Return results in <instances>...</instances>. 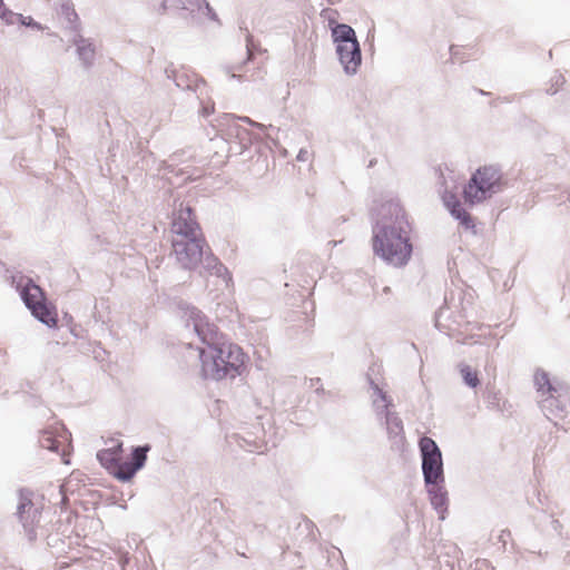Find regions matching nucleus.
Wrapping results in <instances>:
<instances>
[{"instance_id": "obj_1", "label": "nucleus", "mask_w": 570, "mask_h": 570, "mask_svg": "<svg viewBox=\"0 0 570 570\" xmlns=\"http://www.w3.org/2000/svg\"><path fill=\"white\" fill-rule=\"evenodd\" d=\"M191 320L194 330L202 342V345L197 347L199 375L204 380L215 382L239 376L244 372L248 358L244 350L228 340L200 312H193Z\"/></svg>"}, {"instance_id": "obj_2", "label": "nucleus", "mask_w": 570, "mask_h": 570, "mask_svg": "<svg viewBox=\"0 0 570 570\" xmlns=\"http://www.w3.org/2000/svg\"><path fill=\"white\" fill-rule=\"evenodd\" d=\"M374 228L373 250L394 266L405 265L412 254L411 224L404 208L394 202L382 204Z\"/></svg>"}, {"instance_id": "obj_3", "label": "nucleus", "mask_w": 570, "mask_h": 570, "mask_svg": "<svg viewBox=\"0 0 570 570\" xmlns=\"http://www.w3.org/2000/svg\"><path fill=\"white\" fill-rule=\"evenodd\" d=\"M149 450L148 445L138 446L132 452V461L121 462L122 445L119 443L112 449L100 450L97 459L114 476L128 481L144 466Z\"/></svg>"}, {"instance_id": "obj_4", "label": "nucleus", "mask_w": 570, "mask_h": 570, "mask_svg": "<svg viewBox=\"0 0 570 570\" xmlns=\"http://www.w3.org/2000/svg\"><path fill=\"white\" fill-rule=\"evenodd\" d=\"M501 187L502 176L499 169L493 166H483L472 175L463 189V197L466 203L473 205L497 193Z\"/></svg>"}, {"instance_id": "obj_5", "label": "nucleus", "mask_w": 570, "mask_h": 570, "mask_svg": "<svg viewBox=\"0 0 570 570\" xmlns=\"http://www.w3.org/2000/svg\"><path fill=\"white\" fill-rule=\"evenodd\" d=\"M21 296L32 315L48 326H56L58 318L56 308L47 303L40 286L29 282L22 289Z\"/></svg>"}, {"instance_id": "obj_6", "label": "nucleus", "mask_w": 570, "mask_h": 570, "mask_svg": "<svg viewBox=\"0 0 570 570\" xmlns=\"http://www.w3.org/2000/svg\"><path fill=\"white\" fill-rule=\"evenodd\" d=\"M422 470L426 483L436 484L443 480L442 455L436 443L429 436L420 440Z\"/></svg>"}, {"instance_id": "obj_7", "label": "nucleus", "mask_w": 570, "mask_h": 570, "mask_svg": "<svg viewBox=\"0 0 570 570\" xmlns=\"http://www.w3.org/2000/svg\"><path fill=\"white\" fill-rule=\"evenodd\" d=\"M171 245L177 262L184 268H195L200 264L205 246L203 236L174 238Z\"/></svg>"}, {"instance_id": "obj_8", "label": "nucleus", "mask_w": 570, "mask_h": 570, "mask_svg": "<svg viewBox=\"0 0 570 570\" xmlns=\"http://www.w3.org/2000/svg\"><path fill=\"white\" fill-rule=\"evenodd\" d=\"M171 228L173 233L176 235L175 238L202 236L199 225L194 218L193 209L188 206L179 209Z\"/></svg>"}, {"instance_id": "obj_9", "label": "nucleus", "mask_w": 570, "mask_h": 570, "mask_svg": "<svg viewBox=\"0 0 570 570\" xmlns=\"http://www.w3.org/2000/svg\"><path fill=\"white\" fill-rule=\"evenodd\" d=\"M336 51L347 73H355L361 65V50L357 41L340 43Z\"/></svg>"}, {"instance_id": "obj_10", "label": "nucleus", "mask_w": 570, "mask_h": 570, "mask_svg": "<svg viewBox=\"0 0 570 570\" xmlns=\"http://www.w3.org/2000/svg\"><path fill=\"white\" fill-rule=\"evenodd\" d=\"M40 444L43 449H48L61 455L65 464L70 463L71 443L66 435L55 436L50 432H45L41 435Z\"/></svg>"}, {"instance_id": "obj_11", "label": "nucleus", "mask_w": 570, "mask_h": 570, "mask_svg": "<svg viewBox=\"0 0 570 570\" xmlns=\"http://www.w3.org/2000/svg\"><path fill=\"white\" fill-rule=\"evenodd\" d=\"M534 383L542 395L548 394L551 400L556 397L554 394L558 393V389L551 384L549 375L546 372H537L534 375Z\"/></svg>"}, {"instance_id": "obj_12", "label": "nucleus", "mask_w": 570, "mask_h": 570, "mask_svg": "<svg viewBox=\"0 0 570 570\" xmlns=\"http://www.w3.org/2000/svg\"><path fill=\"white\" fill-rule=\"evenodd\" d=\"M336 45L357 41L355 31L347 24H337L332 30Z\"/></svg>"}, {"instance_id": "obj_13", "label": "nucleus", "mask_w": 570, "mask_h": 570, "mask_svg": "<svg viewBox=\"0 0 570 570\" xmlns=\"http://www.w3.org/2000/svg\"><path fill=\"white\" fill-rule=\"evenodd\" d=\"M57 17L66 20L68 23L78 21V14L70 1H62L56 7Z\"/></svg>"}, {"instance_id": "obj_14", "label": "nucleus", "mask_w": 570, "mask_h": 570, "mask_svg": "<svg viewBox=\"0 0 570 570\" xmlns=\"http://www.w3.org/2000/svg\"><path fill=\"white\" fill-rule=\"evenodd\" d=\"M77 48L78 55L83 63L87 66L91 65L96 53L94 45L86 39H80L77 41Z\"/></svg>"}, {"instance_id": "obj_15", "label": "nucleus", "mask_w": 570, "mask_h": 570, "mask_svg": "<svg viewBox=\"0 0 570 570\" xmlns=\"http://www.w3.org/2000/svg\"><path fill=\"white\" fill-rule=\"evenodd\" d=\"M450 213L460 220L461 225H463L466 229L474 228V222L471 215L461 206L460 203H454L452 208L449 209Z\"/></svg>"}, {"instance_id": "obj_16", "label": "nucleus", "mask_w": 570, "mask_h": 570, "mask_svg": "<svg viewBox=\"0 0 570 570\" xmlns=\"http://www.w3.org/2000/svg\"><path fill=\"white\" fill-rule=\"evenodd\" d=\"M386 424H387L389 434L392 438L404 439L403 423L399 416H396L392 413H387L386 414Z\"/></svg>"}, {"instance_id": "obj_17", "label": "nucleus", "mask_w": 570, "mask_h": 570, "mask_svg": "<svg viewBox=\"0 0 570 570\" xmlns=\"http://www.w3.org/2000/svg\"><path fill=\"white\" fill-rule=\"evenodd\" d=\"M566 83L564 76L562 73L556 72L552 75L549 81V86L546 88V91L549 95L557 94Z\"/></svg>"}, {"instance_id": "obj_18", "label": "nucleus", "mask_w": 570, "mask_h": 570, "mask_svg": "<svg viewBox=\"0 0 570 570\" xmlns=\"http://www.w3.org/2000/svg\"><path fill=\"white\" fill-rule=\"evenodd\" d=\"M461 374L464 379V382L471 386L475 387L479 385V377L476 371H473L470 366L465 365L461 368Z\"/></svg>"}, {"instance_id": "obj_19", "label": "nucleus", "mask_w": 570, "mask_h": 570, "mask_svg": "<svg viewBox=\"0 0 570 570\" xmlns=\"http://www.w3.org/2000/svg\"><path fill=\"white\" fill-rule=\"evenodd\" d=\"M442 199L448 209L452 208L454 203H460L459 199L456 198L455 194L446 191V190L444 191Z\"/></svg>"}, {"instance_id": "obj_20", "label": "nucleus", "mask_w": 570, "mask_h": 570, "mask_svg": "<svg viewBox=\"0 0 570 570\" xmlns=\"http://www.w3.org/2000/svg\"><path fill=\"white\" fill-rule=\"evenodd\" d=\"M438 173H439V178H440L441 186L446 189L448 188V183H446V179H445L443 170L441 168H439Z\"/></svg>"}, {"instance_id": "obj_21", "label": "nucleus", "mask_w": 570, "mask_h": 570, "mask_svg": "<svg viewBox=\"0 0 570 570\" xmlns=\"http://www.w3.org/2000/svg\"><path fill=\"white\" fill-rule=\"evenodd\" d=\"M13 17V13L9 10H3L2 13H1V18L6 21V22H12L11 21V18Z\"/></svg>"}, {"instance_id": "obj_22", "label": "nucleus", "mask_w": 570, "mask_h": 570, "mask_svg": "<svg viewBox=\"0 0 570 570\" xmlns=\"http://www.w3.org/2000/svg\"><path fill=\"white\" fill-rule=\"evenodd\" d=\"M376 391H377L379 395L381 396L382 401H383V402H386V395H385V393H384L382 390H380V389H376Z\"/></svg>"}, {"instance_id": "obj_23", "label": "nucleus", "mask_w": 570, "mask_h": 570, "mask_svg": "<svg viewBox=\"0 0 570 570\" xmlns=\"http://www.w3.org/2000/svg\"><path fill=\"white\" fill-rule=\"evenodd\" d=\"M434 499H435V500H439V501H440V503H443V501H444V497H443V495L435 497Z\"/></svg>"}, {"instance_id": "obj_24", "label": "nucleus", "mask_w": 570, "mask_h": 570, "mask_svg": "<svg viewBox=\"0 0 570 570\" xmlns=\"http://www.w3.org/2000/svg\"><path fill=\"white\" fill-rule=\"evenodd\" d=\"M445 169H446L448 171H450L451 174H453V173H454V170H453V169H450L449 167H445Z\"/></svg>"}, {"instance_id": "obj_25", "label": "nucleus", "mask_w": 570, "mask_h": 570, "mask_svg": "<svg viewBox=\"0 0 570 570\" xmlns=\"http://www.w3.org/2000/svg\"><path fill=\"white\" fill-rule=\"evenodd\" d=\"M3 7V0H0V9Z\"/></svg>"}]
</instances>
